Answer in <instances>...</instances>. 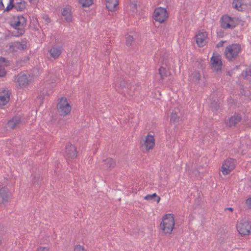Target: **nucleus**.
I'll list each match as a JSON object with an SVG mask.
<instances>
[{
    "mask_svg": "<svg viewBox=\"0 0 251 251\" xmlns=\"http://www.w3.org/2000/svg\"><path fill=\"white\" fill-rule=\"evenodd\" d=\"M10 25L17 31L12 32L14 36H20L25 32V28L26 25V19L22 15L13 16L10 21Z\"/></svg>",
    "mask_w": 251,
    "mask_h": 251,
    "instance_id": "nucleus-1",
    "label": "nucleus"
},
{
    "mask_svg": "<svg viewBox=\"0 0 251 251\" xmlns=\"http://www.w3.org/2000/svg\"><path fill=\"white\" fill-rule=\"evenodd\" d=\"M160 226L164 233L171 234L175 226L174 215L172 213L165 214L162 218Z\"/></svg>",
    "mask_w": 251,
    "mask_h": 251,
    "instance_id": "nucleus-2",
    "label": "nucleus"
},
{
    "mask_svg": "<svg viewBox=\"0 0 251 251\" xmlns=\"http://www.w3.org/2000/svg\"><path fill=\"white\" fill-rule=\"evenodd\" d=\"M241 50V47L240 44H232L226 47L225 56L229 61L235 60Z\"/></svg>",
    "mask_w": 251,
    "mask_h": 251,
    "instance_id": "nucleus-3",
    "label": "nucleus"
},
{
    "mask_svg": "<svg viewBox=\"0 0 251 251\" xmlns=\"http://www.w3.org/2000/svg\"><path fill=\"white\" fill-rule=\"evenodd\" d=\"M57 108L59 114L63 116L70 114L71 110V106L65 97H62L59 99Z\"/></svg>",
    "mask_w": 251,
    "mask_h": 251,
    "instance_id": "nucleus-4",
    "label": "nucleus"
},
{
    "mask_svg": "<svg viewBox=\"0 0 251 251\" xmlns=\"http://www.w3.org/2000/svg\"><path fill=\"white\" fill-rule=\"evenodd\" d=\"M237 229L242 236L249 235L251 230V221L242 220L237 224Z\"/></svg>",
    "mask_w": 251,
    "mask_h": 251,
    "instance_id": "nucleus-5",
    "label": "nucleus"
},
{
    "mask_svg": "<svg viewBox=\"0 0 251 251\" xmlns=\"http://www.w3.org/2000/svg\"><path fill=\"white\" fill-rule=\"evenodd\" d=\"M153 19L159 23H164L168 18V13L166 8L159 7L155 9L153 12Z\"/></svg>",
    "mask_w": 251,
    "mask_h": 251,
    "instance_id": "nucleus-6",
    "label": "nucleus"
},
{
    "mask_svg": "<svg viewBox=\"0 0 251 251\" xmlns=\"http://www.w3.org/2000/svg\"><path fill=\"white\" fill-rule=\"evenodd\" d=\"M235 161L234 159L229 158L226 160L221 167V171L223 175H226L235 168Z\"/></svg>",
    "mask_w": 251,
    "mask_h": 251,
    "instance_id": "nucleus-7",
    "label": "nucleus"
},
{
    "mask_svg": "<svg viewBox=\"0 0 251 251\" xmlns=\"http://www.w3.org/2000/svg\"><path fill=\"white\" fill-rule=\"evenodd\" d=\"M11 193L6 187L0 188V204L6 205L11 199Z\"/></svg>",
    "mask_w": 251,
    "mask_h": 251,
    "instance_id": "nucleus-8",
    "label": "nucleus"
},
{
    "mask_svg": "<svg viewBox=\"0 0 251 251\" xmlns=\"http://www.w3.org/2000/svg\"><path fill=\"white\" fill-rule=\"evenodd\" d=\"M242 119L241 114L239 113L235 112L228 120L226 121V124L229 127H234L241 121Z\"/></svg>",
    "mask_w": 251,
    "mask_h": 251,
    "instance_id": "nucleus-9",
    "label": "nucleus"
},
{
    "mask_svg": "<svg viewBox=\"0 0 251 251\" xmlns=\"http://www.w3.org/2000/svg\"><path fill=\"white\" fill-rule=\"evenodd\" d=\"M233 18L226 15L223 16L220 20L221 27L224 29L234 28L236 25H230V23L233 21Z\"/></svg>",
    "mask_w": 251,
    "mask_h": 251,
    "instance_id": "nucleus-10",
    "label": "nucleus"
},
{
    "mask_svg": "<svg viewBox=\"0 0 251 251\" xmlns=\"http://www.w3.org/2000/svg\"><path fill=\"white\" fill-rule=\"evenodd\" d=\"M65 153L68 157L72 159L75 158L77 155L76 147L70 142L66 145Z\"/></svg>",
    "mask_w": 251,
    "mask_h": 251,
    "instance_id": "nucleus-11",
    "label": "nucleus"
},
{
    "mask_svg": "<svg viewBox=\"0 0 251 251\" xmlns=\"http://www.w3.org/2000/svg\"><path fill=\"white\" fill-rule=\"evenodd\" d=\"M142 145L145 146V149L148 151L152 149L155 145V139L153 135L148 133L145 140H143Z\"/></svg>",
    "mask_w": 251,
    "mask_h": 251,
    "instance_id": "nucleus-12",
    "label": "nucleus"
},
{
    "mask_svg": "<svg viewBox=\"0 0 251 251\" xmlns=\"http://www.w3.org/2000/svg\"><path fill=\"white\" fill-rule=\"evenodd\" d=\"M208 34L206 31L199 32L196 36V41L198 46L200 47H203L205 44V39L207 37Z\"/></svg>",
    "mask_w": 251,
    "mask_h": 251,
    "instance_id": "nucleus-13",
    "label": "nucleus"
},
{
    "mask_svg": "<svg viewBox=\"0 0 251 251\" xmlns=\"http://www.w3.org/2000/svg\"><path fill=\"white\" fill-rule=\"evenodd\" d=\"M210 61L212 69L216 70L217 72L221 70L223 64L220 59L217 57L212 56L211 58Z\"/></svg>",
    "mask_w": 251,
    "mask_h": 251,
    "instance_id": "nucleus-14",
    "label": "nucleus"
},
{
    "mask_svg": "<svg viewBox=\"0 0 251 251\" xmlns=\"http://www.w3.org/2000/svg\"><path fill=\"white\" fill-rule=\"evenodd\" d=\"M16 79L20 87L25 86L28 82V78L26 75L25 74H20L17 77Z\"/></svg>",
    "mask_w": 251,
    "mask_h": 251,
    "instance_id": "nucleus-15",
    "label": "nucleus"
},
{
    "mask_svg": "<svg viewBox=\"0 0 251 251\" xmlns=\"http://www.w3.org/2000/svg\"><path fill=\"white\" fill-rule=\"evenodd\" d=\"M103 162L104 163L103 164V168L109 171L111 170L116 166V162L112 158L104 159Z\"/></svg>",
    "mask_w": 251,
    "mask_h": 251,
    "instance_id": "nucleus-16",
    "label": "nucleus"
},
{
    "mask_svg": "<svg viewBox=\"0 0 251 251\" xmlns=\"http://www.w3.org/2000/svg\"><path fill=\"white\" fill-rule=\"evenodd\" d=\"M21 120L20 116H15L7 122V126L11 129H14L20 124Z\"/></svg>",
    "mask_w": 251,
    "mask_h": 251,
    "instance_id": "nucleus-17",
    "label": "nucleus"
},
{
    "mask_svg": "<svg viewBox=\"0 0 251 251\" xmlns=\"http://www.w3.org/2000/svg\"><path fill=\"white\" fill-rule=\"evenodd\" d=\"M118 3V0H105L106 7L110 11H114Z\"/></svg>",
    "mask_w": 251,
    "mask_h": 251,
    "instance_id": "nucleus-18",
    "label": "nucleus"
},
{
    "mask_svg": "<svg viewBox=\"0 0 251 251\" xmlns=\"http://www.w3.org/2000/svg\"><path fill=\"white\" fill-rule=\"evenodd\" d=\"M62 47H52L50 50V53L51 57L54 59L58 58L61 54Z\"/></svg>",
    "mask_w": 251,
    "mask_h": 251,
    "instance_id": "nucleus-19",
    "label": "nucleus"
},
{
    "mask_svg": "<svg viewBox=\"0 0 251 251\" xmlns=\"http://www.w3.org/2000/svg\"><path fill=\"white\" fill-rule=\"evenodd\" d=\"M12 44L10 45V48L13 49H17L20 50H24L26 49V45L25 43H24L23 42H15L11 43Z\"/></svg>",
    "mask_w": 251,
    "mask_h": 251,
    "instance_id": "nucleus-20",
    "label": "nucleus"
},
{
    "mask_svg": "<svg viewBox=\"0 0 251 251\" xmlns=\"http://www.w3.org/2000/svg\"><path fill=\"white\" fill-rule=\"evenodd\" d=\"M179 113V111L178 109H174V110L172 111L171 118H170V122L171 123H176L179 121V116L178 115V114Z\"/></svg>",
    "mask_w": 251,
    "mask_h": 251,
    "instance_id": "nucleus-21",
    "label": "nucleus"
},
{
    "mask_svg": "<svg viewBox=\"0 0 251 251\" xmlns=\"http://www.w3.org/2000/svg\"><path fill=\"white\" fill-rule=\"evenodd\" d=\"M71 12V10L67 8H64L62 12V16L64 17V20L68 23L71 22L72 20Z\"/></svg>",
    "mask_w": 251,
    "mask_h": 251,
    "instance_id": "nucleus-22",
    "label": "nucleus"
},
{
    "mask_svg": "<svg viewBox=\"0 0 251 251\" xmlns=\"http://www.w3.org/2000/svg\"><path fill=\"white\" fill-rule=\"evenodd\" d=\"M210 107L211 108L213 112H216L220 108V102L219 100L216 99L211 100Z\"/></svg>",
    "mask_w": 251,
    "mask_h": 251,
    "instance_id": "nucleus-23",
    "label": "nucleus"
},
{
    "mask_svg": "<svg viewBox=\"0 0 251 251\" xmlns=\"http://www.w3.org/2000/svg\"><path fill=\"white\" fill-rule=\"evenodd\" d=\"M158 73L160 75V79L163 80L165 78L169 75L170 72H169L165 68L161 67L158 70Z\"/></svg>",
    "mask_w": 251,
    "mask_h": 251,
    "instance_id": "nucleus-24",
    "label": "nucleus"
},
{
    "mask_svg": "<svg viewBox=\"0 0 251 251\" xmlns=\"http://www.w3.org/2000/svg\"><path fill=\"white\" fill-rule=\"evenodd\" d=\"M41 180L39 175H35L32 179V183L35 188H37L40 187L41 183Z\"/></svg>",
    "mask_w": 251,
    "mask_h": 251,
    "instance_id": "nucleus-25",
    "label": "nucleus"
},
{
    "mask_svg": "<svg viewBox=\"0 0 251 251\" xmlns=\"http://www.w3.org/2000/svg\"><path fill=\"white\" fill-rule=\"evenodd\" d=\"M144 199L147 201L153 200L158 203L160 201V198L156 193H153L151 195H147L144 197Z\"/></svg>",
    "mask_w": 251,
    "mask_h": 251,
    "instance_id": "nucleus-26",
    "label": "nucleus"
},
{
    "mask_svg": "<svg viewBox=\"0 0 251 251\" xmlns=\"http://www.w3.org/2000/svg\"><path fill=\"white\" fill-rule=\"evenodd\" d=\"M21 1L20 2H17L15 5V9L18 11H22L25 9L26 7V3L25 1Z\"/></svg>",
    "mask_w": 251,
    "mask_h": 251,
    "instance_id": "nucleus-27",
    "label": "nucleus"
},
{
    "mask_svg": "<svg viewBox=\"0 0 251 251\" xmlns=\"http://www.w3.org/2000/svg\"><path fill=\"white\" fill-rule=\"evenodd\" d=\"M10 94L7 92L5 95L0 96V102L1 104L4 105H5L10 100Z\"/></svg>",
    "mask_w": 251,
    "mask_h": 251,
    "instance_id": "nucleus-28",
    "label": "nucleus"
},
{
    "mask_svg": "<svg viewBox=\"0 0 251 251\" xmlns=\"http://www.w3.org/2000/svg\"><path fill=\"white\" fill-rule=\"evenodd\" d=\"M193 81L196 83H198L201 79V75L200 73L197 71H194L192 74Z\"/></svg>",
    "mask_w": 251,
    "mask_h": 251,
    "instance_id": "nucleus-29",
    "label": "nucleus"
},
{
    "mask_svg": "<svg viewBox=\"0 0 251 251\" xmlns=\"http://www.w3.org/2000/svg\"><path fill=\"white\" fill-rule=\"evenodd\" d=\"M79 2L83 7H88L93 3V0H79Z\"/></svg>",
    "mask_w": 251,
    "mask_h": 251,
    "instance_id": "nucleus-30",
    "label": "nucleus"
},
{
    "mask_svg": "<svg viewBox=\"0 0 251 251\" xmlns=\"http://www.w3.org/2000/svg\"><path fill=\"white\" fill-rule=\"evenodd\" d=\"M119 87L122 89L126 88L128 87V83L124 80H120L119 84Z\"/></svg>",
    "mask_w": 251,
    "mask_h": 251,
    "instance_id": "nucleus-31",
    "label": "nucleus"
},
{
    "mask_svg": "<svg viewBox=\"0 0 251 251\" xmlns=\"http://www.w3.org/2000/svg\"><path fill=\"white\" fill-rule=\"evenodd\" d=\"M239 0H233L232 5V7L235 9H237L238 11H240V10L239 9V8L241 7L242 3H240V4L239 6H238V3Z\"/></svg>",
    "mask_w": 251,
    "mask_h": 251,
    "instance_id": "nucleus-32",
    "label": "nucleus"
},
{
    "mask_svg": "<svg viewBox=\"0 0 251 251\" xmlns=\"http://www.w3.org/2000/svg\"><path fill=\"white\" fill-rule=\"evenodd\" d=\"M133 41V38L132 36L128 35L126 37V45L128 46H130Z\"/></svg>",
    "mask_w": 251,
    "mask_h": 251,
    "instance_id": "nucleus-33",
    "label": "nucleus"
},
{
    "mask_svg": "<svg viewBox=\"0 0 251 251\" xmlns=\"http://www.w3.org/2000/svg\"><path fill=\"white\" fill-rule=\"evenodd\" d=\"M4 67V65H0V77H3L5 75L6 72Z\"/></svg>",
    "mask_w": 251,
    "mask_h": 251,
    "instance_id": "nucleus-34",
    "label": "nucleus"
},
{
    "mask_svg": "<svg viewBox=\"0 0 251 251\" xmlns=\"http://www.w3.org/2000/svg\"><path fill=\"white\" fill-rule=\"evenodd\" d=\"M9 62L4 57H0V65L8 66Z\"/></svg>",
    "mask_w": 251,
    "mask_h": 251,
    "instance_id": "nucleus-35",
    "label": "nucleus"
},
{
    "mask_svg": "<svg viewBox=\"0 0 251 251\" xmlns=\"http://www.w3.org/2000/svg\"><path fill=\"white\" fill-rule=\"evenodd\" d=\"M42 18L45 20L46 24H48L51 22V20L49 18V16L47 14H44L42 16Z\"/></svg>",
    "mask_w": 251,
    "mask_h": 251,
    "instance_id": "nucleus-36",
    "label": "nucleus"
},
{
    "mask_svg": "<svg viewBox=\"0 0 251 251\" xmlns=\"http://www.w3.org/2000/svg\"><path fill=\"white\" fill-rule=\"evenodd\" d=\"M74 251H85L83 246L78 245L75 246Z\"/></svg>",
    "mask_w": 251,
    "mask_h": 251,
    "instance_id": "nucleus-37",
    "label": "nucleus"
},
{
    "mask_svg": "<svg viewBox=\"0 0 251 251\" xmlns=\"http://www.w3.org/2000/svg\"><path fill=\"white\" fill-rule=\"evenodd\" d=\"M245 76H251V66L247 67L245 71Z\"/></svg>",
    "mask_w": 251,
    "mask_h": 251,
    "instance_id": "nucleus-38",
    "label": "nucleus"
},
{
    "mask_svg": "<svg viewBox=\"0 0 251 251\" xmlns=\"http://www.w3.org/2000/svg\"><path fill=\"white\" fill-rule=\"evenodd\" d=\"M15 5L8 4L5 9H4V12H9L13 8H15Z\"/></svg>",
    "mask_w": 251,
    "mask_h": 251,
    "instance_id": "nucleus-39",
    "label": "nucleus"
},
{
    "mask_svg": "<svg viewBox=\"0 0 251 251\" xmlns=\"http://www.w3.org/2000/svg\"><path fill=\"white\" fill-rule=\"evenodd\" d=\"M37 251H49V249L47 247H40L37 249Z\"/></svg>",
    "mask_w": 251,
    "mask_h": 251,
    "instance_id": "nucleus-40",
    "label": "nucleus"
},
{
    "mask_svg": "<svg viewBox=\"0 0 251 251\" xmlns=\"http://www.w3.org/2000/svg\"><path fill=\"white\" fill-rule=\"evenodd\" d=\"M224 31L222 29H220L217 31V36L220 37H223L224 36Z\"/></svg>",
    "mask_w": 251,
    "mask_h": 251,
    "instance_id": "nucleus-41",
    "label": "nucleus"
},
{
    "mask_svg": "<svg viewBox=\"0 0 251 251\" xmlns=\"http://www.w3.org/2000/svg\"><path fill=\"white\" fill-rule=\"evenodd\" d=\"M246 203L248 205L249 208L251 209V197L246 200Z\"/></svg>",
    "mask_w": 251,
    "mask_h": 251,
    "instance_id": "nucleus-42",
    "label": "nucleus"
},
{
    "mask_svg": "<svg viewBox=\"0 0 251 251\" xmlns=\"http://www.w3.org/2000/svg\"><path fill=\"white\" fill-rule=\"evenodd\" d=\"M226 42V41H220V42H219V43L216 45V47L218 48H220V47H223V45H224V43L225 42Z\"/></svg>",
    "mask_w": 251,
    "mask_h": 251,
    "instance_id": "nucleus-43",
    "label": "nucleus"
},
{
    "mask_svg": "<svg viewBox=\"0 0 251 251\" xmlns=\"http://www.w3.org/2000/svg\"><path fill=\"white\" fill-rule=\"evenodd\" d=\"M4 5L3 3L2 0H0V10L4 9Z\"/></svg>",
    "mask_w": 251,
    "mask_h": 251,
    "instance_id": "nucleus-44",
    "label": "nucleus"
},
{
    "mask_svg": "<svg viewBox=\"0 0 251 251\" xmlns=\"http://www.w3.org/2000/svg\"><path fill=\"white\" fill-rule=\"evenodd\" d=\"M130 6H132V7H134V8L136 9L137 7L136 2L135 1L131 2Z\"/></svg>",
    "mask_w": 251,
    "mask_h": 251,
    "instance_id": "nucleus-45",
    "label": "nucleus"
},
{
    "mask_svg": "<svg viewBox=\"0 0 251 251\" xmlns=\"http://www.w3.org/2000/svg\"><path fill=\"white\" fill-rule=\"evenodd\" d=\"M228 210L230 211L231 212H232L233 211V209L232 207H227V208H226L225 209V210Z\"/></svg>",
    "mask_w": 251,
    "mask_h": 251,
    "instance_id": "nucleus-46",
    "label": "nucleus"
},
{
    "mask_svg": "<svg viewBox=\"0 0 251 251\" xmlns=\"http://www.w3.org/2000/svg\"><path fill=\"white\" fill-rule=\"evenodd\" d=\"M9 4H11L12 5H15L14 4V0H9Z\"/></svg>",
    "mask_w": 251,
    "mask_h": 251,
    "instance_id": "nucleus-47",
    "label": "nucleus"
},
{
    "mask_svg": "<svg viewBox=\"0 0 251 251\" xmlns=\"http://www.w3.org/2000/svg\"><path fill=\"white\" fill-rule=\"evenodd\" d=\"M241 94H242V95L245 96V93L244 90H243V91L241 92Z\"/></svg>",
    "mask_w": 251,
    "mask_h": 251,
    "instance_id": "nucleus-48",
    "label": "nucleus"
},
{
    "mask_svg": "<svg viewBox=\"0 0 251 251\" xmlns=\"http://www.w3.org/2000/svg\"><path fill=\"white\" fill-rule=\"evenodd\" d=\"M28 0L31 4H33V1H34V0Z\"/></svg>",
    "mask_w": 251,
    "mask_h": 251,
    "instance_id": "nucleus-49",
    "label": "nucleus"
},
{
    "mask_svg": "<svg viewBox=\"0 0 251 251\" xmlns=\"http://www.w3.org/2000/svg\"><path fill=\"white\" fill-rule=\"evenodd\" d=\"M234 22V21L231 22L230 23V25H235V24H234V22Z\"/></svg>",
    "mask_w": 251,
    "mask_h": 251,
    "instance_id": "nucleus-50",
    "label": "nucleus"
},
{
    "mask_svg": "<svg viewBox=\"0 0 251 251\" xmlns=\"http://www.w3.org/2000/svg\"><path fill=\"white\" fill-rule=\"evenodd\" d=\"M240 3H241V2H239V1H238V6H239V5Z\"/></svg>",
    "mask_w": 251,
    "mask_h": 251,
    "instance_id": "nucleus-51",
    "label": "nucleus"
}]
</instances>
